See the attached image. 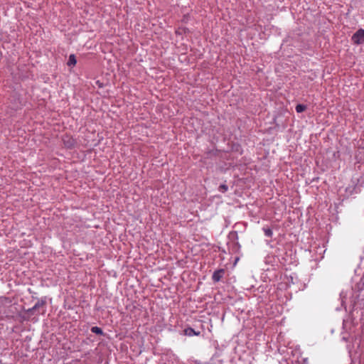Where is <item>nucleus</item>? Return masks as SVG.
<instances>
[{
	"label": "nucleus",
	"mask_w": 364,
	"mask_h": 364,
	"mask_svg": "<svg viewBox=\"0 0 364 364\" xmlns=\"http://www.w3.org/2000/svg\"><path fill=\"white\" fill-rule=\"evenodd\" d=\"M353 44L360 45L364 43V29H358L351 37Z\"/></svg>",
	"instance_id": "obj_1"
},
{
	"label": "nucleus",
	"mask_w": 364,
	"mask_h": 364,
	"mask_svg": "<svg viewBox=\"0 0 364 364\" xmlns=\"http://www.w3.org/2000/svg\"><path fill=\"white\" fill-rule=\"evenodd\" d=\"M46 304V297L41 298V299L38 300V301L36 303V304L33 306V309L34 310H39L40 309H42L41 314H43L46 311L45 306Z\"/></svg>",
	"instance_id": "obj_2"
},
{
	"label": "nucleus",
	"mask_w": 364,
	"mask_h": 364,
	"mask_svg": "<svg viewBox=\"0 0 364 364\" xmlns=\"http://www.w3.org/2000/svg\"><path fill=\"white\" fill-rule=\"evenodd\" d=\"M225 272V271L224 269H219L215 270L212 275L213 281L214 282H220V279L223 277Z\"/></svg>",
	"instance_id": "obj_3"
},
{
	"label": "nucleus",
	"mask_w": 364,
	"mask_h": 364,
	"mask_svg": "<svg viewBox=\"0 0 364 364\" xmlns=\"http://www.w3.org/2000/svg\"><path fill=\"white\" fill-rule=\"evenodd\" d=\"M183 334L187 336H200V331H196L193 328L191 327L186 328L183 330Z\"/></svg>",
	"instance_id": "obj_4"
},
{
	"label": "nucleus",
	"mask_w": 364,
	"mask_h": 364,
	"mask_svg": "<svg viewBox=\"0 0 364 364\" xmlns=\"http://www.w3.org/2000/svg\"><path fill=\"white\" fill-rule=\"evenodd\" d=\"M77 63L76 57L74 54H70L68 61V66H75Z\"/></svg>",
	"instance_id": "obj_5"
},
{
	"label": "nucleus",
	"mask_w": 364,
	"mask_h": 364,
	"mask_svg": "<svg viewBox=\"0 0 364 364\" xmlns=\"http://www.w3.org/2000/svg\"><path fill=\"white\" fill-rule=\"evenodd\" d=\"M262 230L264 233V235L268 237H272L273 235L272 230L269 227H263Z\"/></svg>",
	"instance_id": "obj_6"
},
{
	"label": "nucleus",
	"mask_w": 364,
	"mask_h": 364,
	"mask_svg": "<svg viewBox=\"0 0 364 364\" xmlns=\"http://www.w3.org/2000/svg\"><path fill=\"white\" fill-rule=\"evenodd\" d=\"M91 332L95 333V334H97V335H103V331L102 330L101 328L98 327V326H93L91 328Z\"/></svg>",
	"instance_id": "obj_7"
},
{
	"label": "nucleus",
	"mask_w": 364,
	"mask_h": 364,
	"mask_svg": "<svg viewBox=\"0 0 364 364\" xmlns=\"http://www.w3.org/2000/svg\"><path fill=\"white\" fill-rule=\"evenodd\" d=\"M306 109V106L302 104H299L296 106L295 109L296 112L301 113L305 111Z\"/></svg>",
	"instance_id": "obj_8"
},
{
	"label": "nucleus",
	"mask_w": 364,
	"mask_h": 364,
	"mask_svg": "<svg viewBox=\"0 0 364 364\" xmlns=\"http://www.w3.org/2000/svg\"><path fill=\"white\" fill-rule=\"evenodd\" d=\"M228 190V187L227 185L225 184H221L219 187H218V191L221 193H225Z\"/></svg>",
	"instance_id": "obj_9"
},
{
	"label": "nucleus",
	"mask_w": 364,
	"mask_h": 364,
	"mask_svg": "<svg viewBox=\"0 0 364 364\" xmlns=\"http://www.w3.org/2000/svg\"><path fill=\"white\" fill-rule=\"evenodd\" d=\"M65 144L68 147H71L73 145V140L70 139L68 141H65Z\"/></svg>",
	"instance_id": "obj_10"
},
{
	"label": "nucleus",
	"mask_w": 364,
	"mask_h": 364,
	"mask_svg": "<svg viewBox=\"0 0 364 364\" xmlns=\"http://www.w3.org/2000/svg\"><path fill=\"white\" fill-rule=\"evenodd\" d=\"M36 310L33 309V307L28 309L26 310V312L29 314V315H33L34 314V312H35Z\"/></svg>",
	"instance_id": "obj_11"
},
{
	"label": "nucleus",
	"mask_w": 364,
	"mask_h": 364,
	"mask_svg": "<svg viewBox=\"0 0 364 364\" xmlns=\"http://www.w3.org/2000/svg\"><path fill=\"white\" fill-rule=\"evenodd\" d=\"M96 83L98 85V86L100 87H102V84L101 82H100V81H97Z\"/></svg>",
	"instance_id": "obj_12"
},
{
	"label": "nucleus",
	"mask_w": 364,
	"mask_h": 364,
	"mask_svg": "<svg viewBox=\"0 0 364 364\" xmlns=\"http://www.w3.org/2000/svg\"><path fill=\"white\" fill-rule=\"evenodd\" d=\"M342 339L344 340V341H347L346 338H345V337H343Z\"/></svg>",
	"instance_id": "obj_13"
}]
</instances>
